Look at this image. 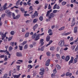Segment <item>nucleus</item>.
<instances>
[{
	"label": "nucleus",
	"mask_w": 78,
	"mask_h": 78,
	"mask_svg": "<svg viewBox=\"0 0 78 78\" xmlns=\"http://www.w3.org/2000/svg\"><path fill=\"white\" fill-rule=\"evenodd\" d=\"M72 24L71 25V27H73V26H74L75 25V23H76L75 22H73V21H72Z\"/></svg>",
	"instance_id": "ea45409f"
},
{
	"label": "nucleus",
	"mask_w": 78,
	"mask_h": 78,
	"mask_svg": "<svg viewBox=\"0 0 78 78\" xmlns=\"http://www.w3.org/2000/svg\"><path fill=\"white\" fill-rule=\"evenodd\" d=\"M50 59H48L47 61L46 62V66H48L49 65H50Z\"/></svg>",
	"instance_id": "9b49d317"
},
{
	"label": "nucleus",
	"mask_w": 78,
	"mask_h": 78,
	"mask_svg": "<svg viewBox=\"0 0 78 78\" xmlns=\"http://www.w3.org/2000/svg\"><path fill=\"white\" fill-rule=\"evenodd\" d=\"M5 55H3L0 56V58H3L5 57Z\"/></svg>",
	"instance_id": "6e6d98bb"
},
{
	"label": "nucleus",
	"mask_w": 78,
	"mask_h": 78,
	"mask_svg": "<svg viewBox=\"0 0 78 78\" xmlns=\"http://www.w3.org/2000/svg\"><path fill=\"white\" fill-rule=\"evenodd\" d=\"M30 16V14L27 13H25L24 14V16L25 17H26V16Z\"/></svg>",
	"instance_id": "c03bdc74"
},
{
	"label": "nucleus",
	"mask_w": 78,
	"mask_h": 78,
	"mask_svg": "<svg viewBox=\"0 0 78 78\" xmlns=\"http://www.w3.org/2000/svg\"><path fill=\"white\" fill-rule=\"evenodd\" d=\"M10 45H12V46L13 47H14V42H11L10 43Z\"/></svg>",
	"instance_id": "3c124183"
},
{
	"label": "nucleus",
	"mask_w": 78,
	"mask_h": 78,
	"mask_svg": "<svg viewBox=\"0 0 78 78\" xmlns=\"http://www.w3.org/2000/svg\"><path fill=\"white\" fill-rule=\"evenodd\" d=\"M30 21L28 20H27L26 22V23H30Z\"/></svg>",
	"instance_id": "338daca9"
},
{
	"label": "nucleus",
	"mask_w": 78,
	"mask_h": 78,
	"mask_svg": "<svg viewBox=\"0 0 78 78\" xmlns=\"http://www.w3.org/2000/svg\"><path fill=\"white\" fill-rule=\"evenodd\" d=\"M35 3H36V4H38L39 2V1H38L36 0L35 1Z\"/></svg>",
	"instance_id": "774afa93"
},
{
	"label": "nucleus",
	"mask_w": 78,
	"mask_h": 78,
	"mask_svg": "<svg viewBox=\"0 0 78 78\" xmlns=\"http://www.w3.org/2000/svg\"><path fill=\"white\" fill-rule=\"evenodd\" d=\"M57 6V4H56L53 7V9H56V6Z\"/></svg>",
	"instance_id": "79ce46f5"
},
{
	"label": "nucleus",
	"mask_w": 78,
	"mask_h": 78,
	"mask_svg": "<svg viewBox=\"0 0 78 78\" xmlns=\"http://www.w3.org/2000/svg\"><path fill=\"white\" fill-rule=\"evenodd\" d=\"M52 12V9H51L50 10L47 11V13L46 15V16L48 17V16H49L48 19H50L53 18V17H55V14L53 13H51L50 14V13Z\"/></svg>",
	"instance_id": "f257e3e1"
},
{
	"label": "nucleus",
	"mask_w": 78,
	"mask_h": 78,
	"mask_svg": "<svg viewBox=\"0 0 78 78\" xmlns=\"http://www.w3.org/2000/svg\"><path fill=\"white\" fill-rule=\"evenodd\" d=\"M0 53H6L7 55H9V56H10L11 54L9 53V52L8 51V50L6 49L5 50H0Z\"/></svg>",
	"instance_id": "39448f33"
},
{
	"label": "nucleus",
	"mask_w": 78,
	"mask_h": 78,
	"mask_svg": "<svg viewBox=\"0 0 78 78\" xmlns=\"http://www.w3.org/2000/svg\"><path fill=\"white\" fill-rule=\"evenodd\" d=\"M36 36V33H35L32 36V39H34L35 38V37Z\"/></svg>",
	"instance_id": "4be33fe9"
},
{
	"label": "nucleus",
	"mask_w": 78,
	"mask_h": 78,
	"mask_svg": "<svg viewBox=\"0 0 78 78\" xmlns=\"http://www.w3.org/2000/svg\"><path fill=\"white\" fill-rule=\"evenodd\" d=\"M71 34V32H68L66 33H65V36H67V35H69V34Z\"/></svg>",
	"instance_id": "8fccbe9b"
},
{
	"label": "nucleus",
	"mask_w": 78,
	"mask_h": 78,
	"mask_svg": "<svg viewBox=\"0 0 78 78\" xmlns=\"http://www.w3.org/2000/svg\"><path fill=\"white\" fill-rule=\"evenodd\" d=\"M20 3V2L19 1H17L16 2V6H19V3Z\"/></svg>",
	"instance_id": "4c0bfd02"
},
{
	"label": "nucleus",
	"mask_w": 78,
	"mask_h": 78,
	"mask_svg": "<svg viewBox=\"0 0 78 78\" xmlns=\"http://www.w3.org/2000/svg\"><path fill=\"white\" fill-rule=\"evenodd\" d=\"M38 20V19H34L33 20V23H36L37 22V20Z\"/></svg>",
	"instance_id": "bb28decb"
},
{
	"label": "nucleus",
	"mask_w": 78,
	"mask_h": 78,
	"mask_svg": "<svg viewBox=\"0 0 78 78\" xmlns=\"http://www.w3.org/2000/svg\"><path fill=\"white\" fill-rule=\"evenodd\" d=\"M75 47H76V45H74V46H72L71 47V48L72 50H73L75 48Z\"/></svg>",
	"instance_id": "a878e982"
},
{
	"label": "nucleus",
	"mask_w": 78,
	"mask_h": 78,
	"mask_svg": "<svg viewBox=\"0 0 78 78\" xmlns=\"http://www.w3.org/2000/svg\"><path fill=\"white\" fill-rule=\"evenodd\" d=\"M51 8V5H50V4H49L48 9H50Z\"/></svg>",
	"instance_id": "864d4df0"
},
{
	"label": "nucleus",
	"mask_w": 78,
	"mask_h": 78,
	"mask_svg": "<svg viewBox=\"0 0 78 78\" xmlns=\"http://www.w3.org/2000/svg\"><path fill=\"white\" fill-rule=\"evenodd\" d=\"M12 37H9L8 38V41H11V40H12Z\"/></svg>",
	"instance_id": "e2e57ef3"
},
{
	"label": "nucleus",
	"mask_w": 78,
	"mask_h": 78,
	"mask_svg": "<svg viewBox=\"0 0 78 78\" xmlns=\"http://www.w3.org/2000/svg\"><path fill=\"white\" fill-rule=\"evenodd\" d=\"M56 67L58 70H59L61 69V66L59 65H56Z\"/></svg>",
	"instance_id": "393cba45"
},
{
	"label": "nucleus",
	"mask_w": 78,
	"mask_h": 78,
	"mask_svg": "<svg viewBox=\"0 0 78 78\" xmlns=\"http://www.w3.org/2000/svg\"><path fill=\"white\" fill-rule=\"evenodd\" d=\"M78 30V27H75L74 28V33L76 34Z\"/></svg>",
	"instance_id": "f3484780"
},
{
	"label": "nucleus",
	"mask_w": 78,
	"mask_h": 78,
	"mask_svg": "<svg viewBox=\"0 0 78 78\" xmlns=\"http://www.w3.org/2000/svg\"><path fill=\"white\" fill-rule=\"evenodd\" d=\"M21 75V74H19L18 75H13V78H19L20 77V76Z\"/></svg>",
	"instance_id": "4468645a"
},
{
	"label": "nucleus",
	"mask_w": 78,
	"mask_h": 78,
	"mask_svg": "<svg viewBox=\"0 0 78 78\" xmlns=\"http://www.w3.org/2000/svg\"><path fill=\"white\" fill-rule=\"evenodd\" d=\"M60 54H61L63 52V49L62 48H61L60 51Z\"/></svg>",
	"instance_id": "a18cd8bd"
},
{
	"label": "nucleus",
	"mask_w": 78,
	"mask_h": 78,
	"mask_svg": "<svg viewBox=\"0 0 78 78\" xmlns=\"http://www.w3.org/2000/svg\"><path fill=\"white\" fill-rule=\"evenodd\" d=\"M66 3H67V2L65 1H63L61 3V4L63 6H64V5H65L66 4Z\"/></svg>",
	"instance_id": "c756f323"
},
{
	"label": "nucleus",
	"mask_w": 78,
	"mask_h": 78,
	"mask_svg": "<svg viewBox=\"0 0 78 78\" xmlns=\"http://www.w3.org/2000/svg\"><path fill=\"white\" fill-rule=\"evenodd\" d=\"M44 47H42L40 49V50L41 51H44Z\"/></svg>",
	"instance_id": "13d9d810"
},
{
	"label": "nucleus",
	"mask_w": 78,
	"mask_h": 78,
	"mask_svg": "<svg viewBox=\"0 0 78 78\" xmlns=\"http://www.w3.org/2000/svg\"><path fill=\"white\" fill-rule=\"evenodd\" d=\"M29 36H30V32H27L25 34V37L26 38H27V37H29Z\"/></svg>",
	"instance_id": "2eb2a0df"
},
{
	"label": "nucleus",
	"mask_w": 78,
	"mask_h": 78,
	"mask_svg": "<svg viewBox=\"0 0 78 78\" xmlns=\"http://www.w3.org/2000/svg\"><path fill=\"white\" fill-rule=\"evenodd\" d=\"M44 72H40V75H44Z\"/></svg>",
	"instance_id": "052dcab7"
},
{
	"label": "nucleus",
	"mask_w": 78,
	"mask_h": 78,
	"mask_svg": "<svg viewBox=\"0 0 78 78\" xmlns=\"http://www.w3.org/2000/svg\"><path fill=\"white\" fill-rule=\"evenodd\" d=\"M52 42H53V41L51 40L49 42L48 44H47L46 46H48V45H50V44H51Z\"/></svg>",
	"instance_id": "412c9836"
},
{
	"label": "nucleus",
	"mask_w": 78,
	"mask_h": 78,
	"mask_svg": "<svg viewBox=\"0 0 78 78\" xmlns=\"http://www.w3.org/2000/svg\"><path fill=\"white\" fill-rule=\"evenodd\" d=\"M5 12L6 13V14H7V16L9 17H11V14L12 13L11 12L9 11V10H6Z\"/></svg>",
	"instance_id": "423d86ee"
},
{
	"label": "nucleus",
	"mask_w": 78,
	"mask_h": 78,
	"mask_svg": "<svg viewBox=\"0 0 78 78\" xmlns=\"http://www.w3.org/2000/svg\"><path fill=\"white\" fill-rule=\"evenodd\" d=\"M35 16H36L37 17V16H38V15L39 14V13H37V12L36 11L34 13V14Z\"/></svg>",
	"instance_id": "b1692460"
},
{
	"label": "nucleus",
	"mask_w": 78,
	"mask_h": 78,
	"mask_svg": "<svg viewBox=\"0 0 78 78\" xmlns=\"http://www.w3.org/2000/svg\"><path fill=\"white\" fill-rule=\"evenodd\" d=\"M48 33L49 34V36H51L53 35L52 30L51 29H49L48 30Z\"/></svg>",
	"instance_id": "9d476101"
},
{
	"label": "nucleus",
	"mask_w": 78,
	"mask_h": 78,
	"mask_svg": "<svg viewBox=\"0 0 78 78\" xmlns=\"http://www.w3.org/2000/svg\"><path fill=\"white\" fill-rule=\"evenodd\" d=\"M9 51H11V50H12L13 48L12 47L10 46L9 47Z\"/></svg>",
	"instance_id": "5fc2aeb1"
},
{
	"label": "nucleus",
	"mask_w": 78,
	"mask_h": 78,
	"mask_svg": "<svg viewBox=\"0 0 78 78\" xmlns=\"http://www.w3.org/2000/svg\"><path fill=\"white\" fill-rule=\"evenodd\" d=\"M77 59L76 58H75L74 60V64H76L77 62Z\"/></svg>",
	"instance_id": "473e14b6"
},
{
	"label": "nucleus",
	"mask_w": 78,
	"mask_h": 78,
	"mask_svg": "<svg viewBox=\"0 0 78 78\" xmlns=\"http://www.w3.org/2000/svg\"><path fill=\"white\" fill-rule=\"evenodd\" d=\"M20 11H21L23 13V12H25V9H24L23 8H21L20 9Z\"/></svg>",
	"instance_id": "f704fd0d"
},
{
	"label": "nucleus",
	"mask_w": 78,
	"mask_h": 78,
	"mask_svg": "<svg viewBox=\"0 0 78 78\" xmlns=\"http://www.w3.org/2000/svg\"><path fill=\"white\" fill-rule=\"evenodd\" d=\"M12 4H10L9 6H8V8H11V6H12Z\"/></svg>",
	"instance_id": "0e129e2a"
},
{
	"label": "nucleus",
	"mask_w": 78,
	"mask_h": 78,
	"mask_svg": "<svg viewBox=\"0 0 78 78\" xmlns=\"http://www.w3.org/2000/svg\"><path fill=\"white\" fill-rule=\"evenodd\" d=\"M32 6H30L29 8V14H32L33 12V9L32 8Z\"/></svg>",
	"instance_id": "0eeeda50"
},
{
	"label": "nucleus",
	"mask_w": 78,
	"mask_h": 78,
	"mask_svg": "<svg viewBox=\"0 0 78 78\" xmlns=\"http://www.w3.org/2000/svg\"><path fill=\"white\" fill-rule=\"evenodd\" d=\"M8 33V32H5L4 34V32H3L1 34V36L2 37V40H3L5 39V37H6V34Z\"/></svg>",
	"instance_id": "20e7f679"
},
{
	"label": "nucleus",
	"mask_w": 78,
	"mask_h": 78,
	"mask_svg": "<svg viewBox=\"0 0 78 78\" xmlns=\"http://www.w3.org/2000/svg\"><path fill=\"white\" fill-rule=\"evenodd\" d=\"M20 66H16L17 70V71H19L20 70Z\"/></svg>",
	"instance_id": "2f4dec72"
},
{
	"label": "nucleus",
	"mask_w": 78,
	"mask_h": 78,
	"mask_svg": "<svg viewBox=\"0 0 78 78\" xmlns=\"http://www.w3.org/2000/svg\"><path fill=\"white\" fill-rule=\"evenodd\" d=\"M4 61H8V58H7V56L5 55Z\"/></svg>",
	"instance_id": "7c9ffc66"
},
{
	"label": "nucleus",
	"mask_w": 78,
	"mask_h": 78,
	"mask_svg": "<svg viewBox=\"0 0 78 78\" xmlns=\"http://www.w3.org/2000/svg\"><path fill=\"white\" fill-rule=\"evenodd\" d=\"M57 11H58V10H54L52 12L53 13H54V14H55L57 12Z\"/></svg>",
	"instance_id": "603ef678"
},
{
	"label": "nucleus",
	"mask_w": 78,
	"mask_h": 78,
	"mask_svg": "<svg viewBox=\"0 0 78 78\" xmlns=\"http://www.w3.org/2000/svg\"><path fill=\"white\" fill-rule=\"evenodd\" d=\"M20 17V15H17L15 17H13V19H19V18Z\"/></svg>",
	"instance_id": "6ab92c4d"
},
{
	"label": "nucleus",
	"mask_w": 78,
	"mask_h": 78,
	"mask_svg": "<svg viewBox=\"0 0 78 78\" xmlns=\"http://www.w3.org/2000/svg\"><path fill=\"white\" fill-rule=\"evenodd\" d=\"M27 41H24L22 43V45H25V44H27Z\"/></svg>",
	"instance_id": "4d7b16f0"
},
{
	"label": "nucleus",
	"mask_w": 78,
	"mask_h": 78,
	"mask_svg": "<svg viewBox=\"0 0 78 78\" xmlns=\"http://www.w3.org/2000/svg\"><path fill=\"white\" fill-rule=\"evenodd\" d=\"M16 55L17 56H18V57H21V56H22V54L20 52H17Z\"/></svg>",
	"instance_id": "ddd939ff"
},
{
	"label": "nucleus",
	"mask_w": 78,
	"mask_h": 78,
	"mask_svg": "<svg viewBox=\"0 0 78 78\" xmlns=\"http://www.w3.org/2000/svg\"><path fill=\"white\" fill-rule=\"evenodd\" d=\"M53 72L55 74L57 72V71H56V69H55L54 70H53Z\"/></svg>",
	"instance_id": "bf43d9fd"
},
{
	"label": "nucleus",
	"mask_w": 78,
	"mask_h": 78,
	"mask_svg": "<svg viewBox=\"0 0 78 78\" xmlns=\"http://www.w3.org/2000/svg\"><path fill=\"white\" fill-rule=\"evenodd\" d=\"M44 33H43L41 34H38V35H37L35 39H34V41H38L39 39V38H40V36H43V35H44Z\"/></svg>",
	"instance_id": "f03ea898"
},
{
	"label": "nucleus",
	"mask_w": 78,
	"mask_h": 78,
	"mask_svg": "<svg viewBox=\"0 0 78 78\" xmlns=\"http://www.w3.org/2000/svg\"><path fill=\"white\" fill-rule=\"evenodd\" d=\"M27 3L29 6H31V3H30V2H27Z\"/></svg>",
	"instance_id": "69168bd1"
},
{
	"label": "nucleus",
	"mask_w": 78,
	"mask_h": 78,
	"mask_svg": "<svg viewBox=\"0 0 78 78\" xmlns=\"http://www.w3.org/2000/svg\"><path fill=\"white\" fill-rule=\"evenodd\" d=\"M50 36L48 35L46 37V41L47 42H49L50 41Z\"/></svg>",
	"instance_id": "dca6fc26"
},
{
	"label": "nucleus",
	"mask_w": 78,
	"mask_h": 78,
	"mask_svg": "<svg viewBox=\"0 0 78 78\" xmlns=\"http://www.w3.org/2000/svg\"><path fill=\"white\" fill-rule=\"evenodd\" d=\"M20 50H23V47L19 46Z\"/></svg>",
	"instance_id": "09e8293b"
},
{
	"label": "nucleus",
	"mask_w": 78,
	"mask_h": 78,
	"mask_svg": "<svg viewBox=\"0 0 78 78\" xmlns=\"http://www.w3.org/2000/svg\"><path fill=\"white\" fill-rule=\"evenodd\" d=\"M6 15V14L5 13H3L2 15H1V18H2V19H3L5 17V16Z\"/></svg>",
	"instance_id": "c85d7f7f"
},
{
	"label": "nucleus",
	"mask_w": 78,
	"mask_h": 78,
	"mask_svg": "<svg viewBox=\"0 0 78 78\" xmlns=\"http://www.w3.org/2000/svg\"><path fill=\"white\" fill-rule=\"evenodd\" d=\"M43 17L42 16H40L39 20H40V21H42V20H43Z\"/></svg>",
	"instance_id": "72a5a7b5"
},
{
	"label": "nucleus",
	"mask_w": 78,
	"mask_h": 78,
	"mask_svg": "<svg viewBox=\"0 0 78 78\" xmlns=\"http://www.w3.org/2000/svg\"><path fill=\"white\" fill-rule=\"evenodd\" d=\"M38 27V25L37 24H36L35 25V26L33 27V29L34 30V31H35V29L37 28Z\"/></svg>",
	"instance_id": "a211bd4d"
},
{
	"label": "nucleus",
	"mask_w": 78,
	"mask_h": 78,
	"mask_svg": "<svg viewBox=\"0 0 78 78\" xmlns=\"http://www.w3.org/2000/svg\"><path fill=\"white\" fill-rule=\"evenodd\" d=\"M48 6V4L45 3L44 5V9H47V8Z\"/></svg>",
	"instance_id": "cd10ccee"
},
{
	"label": "nucleus",
	"mask_w": 78,
	"mask_h": 78,
	"mask_svg": "<svg viewBox=\"0 0 78 78\" xmlns=\"http://www.w3.org/2000/svg\"><path fill=\"white\" fill-rule=\"evenodd\" d=\"M73 59H74V58L73 57H71V59L69 61V65H70L71 64H72L73 63Z\"/></svg>",
	"instance_id": "6e6552de"
},
{
	"label": "nucleus",
	"mask_w": 78,
	"mask_h": 78,
	"mask_svg": "<svg viewBox=\"0 0 78 78\" xmlns=\"http://www.w3.org/2000/svg\"><path fill=\"white\" fill-rule=\"evenodd\" d=\"M65 28V27H63L60 28L58 29L59 31H62V30H64Z\"/></svg>",
	"instance_id": "5701e85b"
},
{
	"label": "nucleus",
	"mask_w": 78,
	"mask_h": 78,
	"mask_svg": "<svg viewBox=\"0 0 78 78\" xmlns=\"http://www.w3.org/2000/svg\"><path fill=\"white\" fill-rule=\"evenodd\" d=\"M24 48L25 50H26V49H27V48H28V44H26L24 46Z\"/></svg>",
	"instance_id": "c9c22d12"
},
{
	"label": "nucleus",
	"mask_w": 78,
	"mask_h": 78,
	"mask_svg": "<svg viewBox=\"0 0 78 78\" xmlns=\"http://www.w3.org/2000/svg\"><path fill=\"white\" fill-rule=\"evenodd\" d=\"M69 73H70L69 72H67L66 73V76H68Z\"/></svg>",
	"instance_id": "680f3d73"
},
{
	"label": "nucleus",
	"mask_w": 78,
	"mask_h": 78,
	"mask_svg": "<svg viewBox=\"0 0 78 78\" xmlns=\"http://www.w3.org/2000/svg\"><path fill=\"white\" fill-rule=\"evenodd\" d=\"M8 4L6 3H5L4 5L3 6V8L4 10H5V9H8V7H6V6H7Z\"/></svg>",
	"instance_id": "f8f14e48"
},
{
	"label": "nucleus",
	"mask_w": 78,
	"mask_h": 78,
	"mask_svg": "<svg viewBox=\"0 0 78 78\" xmlns=\"http://www.w3.org/2000/svg\"><path fill=\"white\" fill-rule=\"evenodd\" d=\"M58 45L60 47H63L64 45V41L62 40H61L58 43Z\"/></svg>",
	"instance_id": "7ed1b4c3"
},
{
	"label": "nucleus",
	"mask_w": 78,
	"mask_h": 78,
	"mask_svg": "<svg viewBox=\"0 0 78 78\" xmlns=\"http://www.w3.org/2000/svg\"><path fill=\"white\" fill-rule=\"evenodd\" d=\"M56 56H57V58L59 59H60V56L59 55V54H56Z\"/></svg>",
	"instance_id": "58836bf2"
},
{
	"label": "nucleus",
	"mask_w": 78,
	"mask_h": 78,
	"mask_svg": "<svg viewBox=\"0 0 78 78\" xmlns=\"http://www.w3.org/2000/svg\"><path fill=\"white\" fill-rule=\"evenodd\" d=\"M69 59H70V57H69V56L68 55L66 56V58L65 59V60L66 61H69Z\"/></svg>",
	"instance_id": "aec40b11"
},
{
	"label": "nucleus",
	"mask_w": 78,
	"mask_h": 78,
	"mask_svg": "<svg viewBox=\"0 0 78 78\" xmlns=\"http://www.w3.org/2000/svg\"><path fill=\"white\" fill-rule=\"evenodd\" d=\"M40 71H42V72H44V71H45V69H44V68H41L40 69Z\"/></svg>",
	"instance_id": "a19ab883"
},
{
	"label": "nucleus",
	"mask_w": 78,
	"mask_h": 78,
	"mask_svg": "<svg viewBox=\"0 0 78 78\" xmlns=\"http://www.w3.org/2000/svg\"><path fill=\"white\" fill-rule=\"evenodd\" d=\"M10 34H11V35H14V31H12L10 32Z\"/></svg>",
	"instance_id": "37998d69"
},
{
	"label": "nucleus",
	"mask_w": 78,
	"mask_h": 78,
	"mask_svg": "<svg viewBox=\"0 0 78 78\" xmlns=\"http://www.w3.org/2000/svg\"><path fill=\"white\" fill-rule=\"evenodd\" d=\"M44 39H41L40 40V44H41L40 45V46L42 47L44 45Z\"/></svg>",
	"instance_id": "1a4fd4ad"
},
{
	"label": "nucleus",
	"mask_w": 78,
	"mask_h": 78,
	"mask_svg": "<svg viewBox=\"0 0 78 78\" xmlns=\"http://www.w3.org/2000/svg\"><path fill=\"white\" fill-rule=\"evenodd\" d=\"M55 48L54 47H51L50 48V50H52V51L54 50H55Z\"/></svg>",
	"instance_id": "e433bc0d"
},
{
	"label": "nucleus",
	"mask_w": 78,
	"mask_h": 78,
	"mask_svg": "<svg viewBox=\"0 0 78 78\" xmlns=\"http://www.w3.org/2000/svg\"><path fill=\"white\" fill-rule=\"evenodd\" d=\"M46 55L48 56H50V52L48 51L46 53Z\"/></svg>",
	"instance_id": "de8ad7c7"
},
{
	"label": "nucleus",
	"mask_w": 78,
	"mask_h": 78,
	"mask_svg": "<svg viewBox=\"0 0 78 78\" xmlns=\"http://www.w3.org/2000/svg\"><path fill=\"white\" fill-rule=\"evenodd\" d=\"M7 76H8V74H4V76H3V78H7Z\"/></svg>",
	"instance_id": "49530a36"
}]
</instances>
